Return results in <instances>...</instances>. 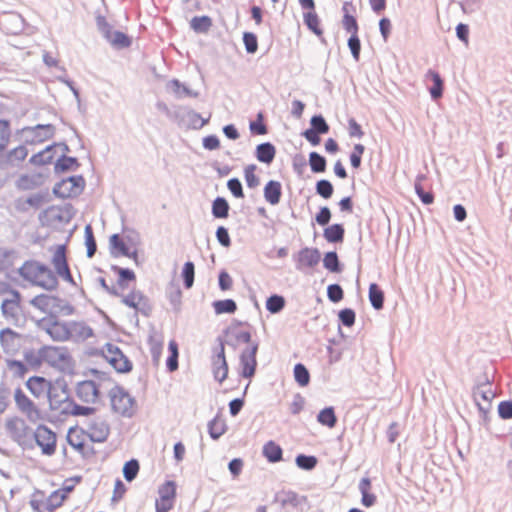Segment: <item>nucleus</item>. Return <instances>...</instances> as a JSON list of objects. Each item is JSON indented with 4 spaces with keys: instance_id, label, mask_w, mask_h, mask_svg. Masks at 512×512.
<instances>
[{
    "instance_id": "f257e3e1",
    "label": "nucleus",
    "mask_w": 512,
    "mask_h": 512,
    "mask_svg": "<svg viewBox=\"0 0 512 512\" xmlns=\"http://www.w3.org/2000/svg\"><path fill=\"white\" fill-rule=\"evenodd\" d=\"M36 325L55 341H84L93 335L92 329L84 323L61 321L55 317H42Z\"/></svg>"
},
{
    "instance_id": "f03ea898",
    "label": "nucleus",
    "mask_w": 512,
    "mask_h": 512,
    "mask_svg": "<svg viewBox=\"0 0 512 512\" xmlns=\"http://www.w3.org/2000/svg\"><path fill=\"white\" fill-rule=\"evenodd\" d=\"M19 275L31 285L53 290L58 285L57 275L45 264L29 260L19 268Z\"/></svg>"
},
{
    "instance_id": "7ed1b4c3",
    "label": "nucleus",
    "mask_w": 512,
    "mask_h": 512,
    "mask_svg": "<svg viewBox=\"0 0 512 512\" xmlns=\"http://www.w3.org/2000/svg\"><path fill=\"white\" fill-rule=\"evenodd\" d=\"M41 361L59 370H70L73 367V358L68 349L57 346H44L38 352Z\"/></svg>"
},
{
    "instance_id": "20e7f679",
    "label": "nucleus",
    "mask_w": 512,
    "mask_h": 512,
    "mask_svg": "<svg viewBox=\"0 0 512 512\" xmlns=\"http://www.w3.org/2000/svg\"><path fill=\"white\" fill-rule=\"evenodd\" d=\"M14 402L17 410L29 421L38 422L44 418L39 406L21 388L15 389Z\"/></svg>"
},
{
    "instance_id": "39448f33",
    "label": "nucleus",
    "mask_w": 512,
    "mask_h": 512,
    "mask_svg": "<svg viewBox=\"0 0 512 512\" xmlns=\"http://www.w3.org/2000/svg\"><path fill=\"white\" fill-rule=\"evenodd\" d=\"M66 499L65 494L59 489L52 492L47 498L43 493H36L30 501L31 512H53L62 506Z\"/></svg>"
},
{
    "instance_id": "423d86ee",
    "label": "nucleus",
    "mask_w": 512,
    "mask_h": 512,
    "mask_svg": "<svg viewBox=\"0 0 512 512\" xmlns=\"http://www.w3.org/2000/svg\"><path fill=\"white\" fill-rule=\"evenodd\" d=\"M111 406L113 411L122 417H132L137 409L135 400L119 387L111 392Z\"/></svg>"
},
{
    "instance_id": "0eeeda50",
    "label": "nucleus",
    "mask_w": 512,
    "mask_h": 512,
    "mask_svg": "<svg viewBox=\"0 0 512 512\" xmlns=\"http://www.w3.org/2000/svg\"><path fill=\"white\" fill-rule=\"evenodd\" d=\"M0 347L6 355L16 356L24 350L25 337L11 328L2 329L0 331Z\"/></svg>"
},
{
    "instance_id": "6e6552de",
    "label": "nucleus",
    "mask_w": 512,
    "mask_h": 512,
    "mask_svg": "<svg viewBox=\"0 0 512 512\" xmlns=\"http://www.w3.org/2000/svg\"><path fill=\"white\" fill-rule=\"evenodd\" d=\"M49 408L57 417H67L72 399L65 388L54 386L47 396Z\"/></svg>"
},
{
    "instance_id": "1a4fd4ad",
    "label": "nucleus",
    "mask_w": 512,
    "mask_h": 512,
    "mask_svg": "<svg viewBox=\"0 0 512 512\" xmlns=\"http://www.w3.org/2000/svg\"><path fill=\"white\" fill-rule=\"evenodd\" d=\"M85 186L82 176H72L58 182L54 187V193L61 198H70L81 193Z\"/></svg>"
},
{
    "instance_id": "9d476101",
    "label": "nucleus",
    "mask_w": 512,
    "mask_h": 512,
    "mask_svg": "<svg viewBox=\"0 0 512 512\" xmlns=\"http://www.w3.org/2000/svg\"><path fill=\"white\" fill-rule=\"evenodd\" d=\"M28 149L25 145H19L0 155V169L19 168L28 156Z\"/></svg>"
},
{
    "instance_id": "9b49d317",
    "label": "nucleus",
    "mask_w": 512,
    "mask_h": 512,
    "mask_svg": "<svg viewBox=\"0 0 512 512\" xmlns=\"http://www.w3.org/2000/svg\"><path fill=\"white\" fill-rule=\"evenodd\" d=\"M110 293L121 297L122 303L135 311H139L144 314H147V312L150 311L149 300L140 290L133 289L127 295H121L116 290L110 291Z\"/></svg>"
},
{
    "instance_id": "f8f14e48",
    "label": "nucleus",
    "mask_w": 512,
    "mask_h": 512,
    "mask_svg": "<svg viewBox=\"0 0 512 512\" xmlns=\"http://www.w3.org/2000/svg\"><path fill=\"white\" fill-rule=\"evenodd\" d=\"M159 499L156 501V512H168L174 506L176 498V483L166 481L158 490Z\"/></svg>"
},
{
    "instance_id": "ddd939ff",
    "label": "nucleus",
    "mask_w": 512,
    "mask_h": 512,
    "mask_svg": "<svg viewBox=\"0 0 512 512\" xmlns=\"http://www.w3.org/2000/svg\"><path fill=\"white\" fill-rule=\"evenodd\" d=\"M104 357L118 372L125 373L132 369V363L116 346L110 344L107 345L106 350L104 351Z\"/></svg>"
},
{
    "instance_id": "4468645a",
    "label": "nucleus",
    "mask_w": 512,
    "mask_h": 512,
    "mask_svg": "<svg viewBox=\"0 0 512 512\" xmlns=\"http://www.w3.org/2000/svg\"><path fill=\"white\" fill-rule=\"evenodd\" d=\"M258 352V343H251L245 350H243L240 354V365H241V375L245 378H251L254 376L256 367H257V359L256 354Z\"/></svg>"
},
{
    "instance_id": "2eb2a0df",
    "label": "nucleus",
    "mask_w": 512,
    "mask_h": 512,
    "mask_svg": "<svg viewBox=\"0 0 512 512\" xmlns=\"http://www.w3.org/2000/svg\"><path fill=\"white\" fill-rule=\"evenodd\" d=\"M1 309L6 319L17 321L22 314L20 293L16 290H11L8 297L3 300Z\"/></svg>"
},
{
    "instance_id": "dca6fc26",
    "label": "nucleus",
    "mask_w": 512,
    "mask_h": 512,
    "mask_svg": "<svg viewBox=\"0 0 512 512\" xmlns=\"http://www.w3.org/2000/svg\"><path fill=\"white\" fill-rule=\"evenodd\" d=\"M51 262L55 268L54 273L57 275V277L59 276L64 280L72 281V275L70 273V269L66 258L65 245H57L54 247Z\"/></svg>"
},
{
    "instance_id": "f3484780",
    "label": "nucleus",
    "mask_w": 512,
    "mask_h": 512,
    "mask_svg": "<svg viewBox=\"0 0 512 512\" xmlns=\"http://www.w3.org/2000/svg\"><path fill=\"white\" fill-rule=\"evenodd\" d=\"M5 428L9 436L18 444H22L29 435V427L24 419L13 416L5 423Z\"/></svg>"
},
{
    "instance_id": "a211bd4d",
    "label": "nucleus",
    "mask_w": 512,
    "mask_h": 512,
    "mask_svg": "<svg viewBox=\"0 0 512 512\" xmlns=\"http://www.w3.org/2000/svg\"><path fill=\"white\" fill-rule=\"evenodd\" d=\"M25 386L32 396L39 399L44 395L48 396L55 385L45 377L31 376L25 382Z\"/></svg>"
},
{
    "instance_id": "6ab92c4d",
    "label": "nucleus",
    "mask_w": 512,
    "mask_h": 512,
    "mask_svg": "<svg viewBox=\"0 0 512 512\" xmlns=\"http://www.w3.org/2000/svg\"><path fill=\"white\" fill-rule=\"evenodd\" d=\"M30 304L48 317H53L52 314L60 307L59 299L47 294L37 295L30 301Z\"/></svg>"
},
{
    "instance_id": "aec40b11",
    "label": "nucleus",
    "mask_w": 512,
    "mask_h": 512,
    "mask_svg": "<svg viewBox=\"0 0 512 512\" xmlns=\"http://www.w3.org/2000/svg\"><path fill=\"white\" fill-rule=\"evenodd\" d=\"M320 261V252L316 248H303L296 256V266L299 270L315 267Z\"/></svg>"
},
{
    "instance_id": "412c9836",
    "label": "nucleus",
    "mask_w": 512,
    "mask_h": 512,
    "mask_svg": "<svg viewBox=\"0 0 512 512\" xmlns=\"http://www.w3.org/2000/svg\"><path fill=\"white\" fill-rule=\"evenodd\" d=\"M213 375L219 383H222L228 376V364L223 343L220 344L219 349L213 357Z\"/></svg>"
},
{
    "instance_id": "4be33fe9",
    "label": "nucleus",
    "mask_w": 512,
    "mask_h": 512,
    "mask_svg": "<svg viewBox=\"0 0 512 512\" xmlns=\"http://www.w3.org/2000/svg\"><path fill=\"white\" fill-rule=\"evenodd\" d=\"M34 438L39 448H55L57 444L56 433L45 425H39L34 432Z\"/></svg>"
},
{
    "instance_id": "5701e85b",
    "label": "nucleus",
    "mask_w": 512,
    "mask_h": 512,
    "mask_svg": "<svg viewBox=\"0 0 512 512\" xmlns=\"http://www.w3.org/2000/svg\"><path fill=\"white\" fill-rule=\"evenodd\" d=\"M76 395L85 403H95L99 398V390L95 382L86 380L77 385Z\"/></svg>"
},
{
    "instance_id": "b1692460",
    "label": "nucleus",
    "mask_w": 512,
    "mask_h": 512,
    "mask_svg": "<svg viewBox=\"0 0 512 512\" xmlns=\"http://www.w3.org/2000/svg\"><path fill=\"white\" fill-rule=\"evenodd\" d=\"M87 433L89 435L88 439L90 444L103 443L107 440L110 430L109 426L104 421L95 420L90 424Z\"/></svg>"
},
{
    "instance_id": "393cba45",
    "label": "nucleus",
    "mask_w": 512,
    "mask_h": 512,
    "mask_svg": "<svg viewBox=\"0 0 512 512\" xmlns=\"http://www.w3.org/2000/svg\"><path fill=\"white\" fill-rule=\"evenodd\" d=\"M89 435L80 427H71L67 433V441L72 448H85L90 444Z\"/></svg>"
},
{
    "instance_id": "a878e982",
    "label": "nucleus",
    "mask_w": 512,
    "mask_h": 512,
    "mask_svg": "<svg viewBox=\"0 0 512 512\" xmlns=\"http://www.w3.org/2000/svg\"><path fill=\"white\" fill-rule=\"evenodd\" d=\"M228 333L231 337V345L233 346H237L240 344H248L250 346L251 343H253L251 341V332L243 328L241 323H238L237 325L231 327Z\"/></svg>"
},
{
    "instance_id": "bb28decb",
    "label": "nucleus",
    "mask_w": 512,
    "mask_h": 512,
    "mask_svg": "<svg viewBox=\"0 0 512 512\" xmlns=\"http://www.w3.org/2000/svg\"><path fill=\"white\" fill-rule=\"evenodd\" d=\"M282 196V186L278 181L271 180L264 187V198L271 205H277Z\"/></svg>"
},
{
    "instance_id": "cd10ccee",
    "label": "nucleus",
    "mask_w": 512,
    "mask_h": 512,
    "mask_svg": "<svg viewBox=\"0 0 512 512\" xmlns=\"http://www.w3.org/2000/svg\"><path fill=\"white\" fill-rule=\"evenodd\" d=\"M426 78L432 81V86L429 87V92L434 100H438L443 95L444 90V81L441 78L440 74L434 70H428L426 73Z\"/></svg>"
},
{
    "instance_id": "c85d7f7f",
    "label": "nucleus",
    "mask_w": 512,
    "mask_h": 512,
    "mask_svg": "<svg viewBox=\"0 0 512 512\" xmlns=\"http://www.w3.org/2000/svg\"><path fill=\"white\" fill-rule=\"evenodd\" d=\"M371 481L369 478H362L359 482V490L362 495L361 503L365 507H371L376 503L377 497L371 492Z\"/></svg>"
},
{
    "instance_id": "c756f323",
    "label": "nucleus",
    "mask_w": 512,
    "mask_h": 512,
    "mask_svg": "<svg viewBox=\"0 0 512 512\" xmlns=\"http://www.w3.org/2000/svg\"><path fill=\"white\" fill-rule=\"evenodd\" d=\"M349 7H352L351 3H344L343 5V19H342V25L343 28L346 30V32L352 34H357L359 30V26L357 23L356 18L349 13Z\"/></svg>"
},
{
    "instance_id": "7c9ffc66",
    "label": "nucleus",
    "mask_w": 512,
    "mask_h": 512,
    "mask_svg": "<svg viewBox=\"0 0 512 512\" xmlns=\"http://www.w3.org/2000/svg\"><path fill=\"white\" fill-rule=\"evenodd\" d=\"M275 148L270 143H263L256 148V157L260 162L271 163L275 157Z\"/></svg>"
},
{
    "instance_id": "2f4dec72",
    "label": "nucleus",
    "mask_w": 512,
    "mask_h": 512,
    "mask_svg": "<svg viewBox=\"0 0 512 512\" xmlns=\"http://www.w3.org/2000/svg\"><path fill=\"white\" fill-rule=\"evenodd\" d=\"M105 36L113 46L119 48L129 47L131 44L130 38L120 31H107Z\"/></svg>"
},
{
    "instance_id": "473e14b6",
    "label": "nucleus",
    "mask_w": 512,
    "mask_h": 512,
    "mask_svg": "<svg viewBox=\"0 0 512 512\" xmlns=\"http://www.w3.org/2000/svg\"><path fill=\"white\" fill-rule=\"evenodd\" d=\"M225 419L217 415L213 420L209 422L208 429L209 434L212 438L217 439L222 436L226 431Z\"/></svg>"
},
{
    "instance_id": "72a5a7b5",
    "label": "nucleus",
    "mask_w": 512,
    "mask_h": 512,
    "mask_svg": "<svg viewBox=\"0 0 512 512\" xmlns=\"http://www.w3.org/2000/svg\"><path fill=\"white\" fill-rule=\"evenodd\" d=\"M324 237L328 242L336 243L343 241L344 228L340 224H333L324 230Z\"/></svg>"
},
{
    "instance_id": "f704fd0d",
    "label": "nucleus",
    "mask_w": 512,
    "mask_h": 512,
    "mask_svg": "<svg viewBox=\"0 0 512 512\" xmlns=\"http://www.w3.org/2000/svg\"><path fill=\"white\" fill-rule=\"evenodd\" d=\"M369 300L375 309L379 310L383 307L384 293L376 283L369 286Z\"/></svg>"
},
{
    "instance_id": "c9c22d12",
    "label": "nucleus",
    "mask_w": 512,
    "mask_h": 512,
    "mask_svg": "<svg viewBox=\"0 0 512 512\" xmlns=\"http://www.w3.org/2000/svg\"><path fill=\"white\" fill-rule=\"evenodd\" d=\"M426 180V176L424 174H420L415 179V191L421 201L426 204H432L434 201V195L431 192H425L422 186V182Z\"/></svg>"
},
{
    "instance_id": "e433bc0d",
    "label": "nucleus",
    "mask_w": 512,
    "mask_h": 512,
    "mask_svg": "<svg viewBox=\"0 0 512 512\" xmlns=\"http://www.w3.org/2000/svg\"><path fill=\"white\" fill-rule=\"evenodd\" d=\"M426 180V176L424 174H420L415 179V191L421 201L426 204H432L434 201V195L431 192H425L422 186V182Z\"/></svg>"
},
{
    "instance_id": "4c0bfd02",
    "label": "nucleus",
    "mask_w": 512,
    "mask_h": 512,
    "mask_svg": "<svg viewBox=\"0 0 512 512\" xmlns=\"http://www.w3.org/2000/svg\"><path fill=\"white\" fill-rule=\"evenodd\" d=\"M110 245L112 253L115 256L129 255L130 248L126 245L124 239L121 238L118 234H114L110 237Z\"/></svg>"
},
{
    "instance_id": "58836bf2",
    "label": "nucleus",
    "mask_w": 512,
    "mask_h": 512,
    "mask_svg": "<svg viewBox=\"0 0 512 512\" xmlns=\"http://www.w3.org/2000/svg\"><path fill=\"white\" fill-rule=\"evenodd\" d=\"M112 269L119 276V278L117 280V285L122 290L127 287L126 286L127 281H135V279H136L135 273L132 270L120 268L118 266H113Z\"/></svg>"
},
{
    "instance_id": "ea45409f",
    "label": "nucleus",
    "mask_w": 512,
    "mask_h": 512,
    "mask_svg": "<svg viewBox=\"0 0 512 512\" xmlns=\"http://www.w3.org/2000/svg\"><path fill=\"white\" fill-rule=\"evenodd\" d=\"M11 138L10 123L0 120V155L6 150Z\"/></svg>"
},
{
    "instance_id": "a19ab883",
    "label": "nucleus",
    "mask_w": 512,
    "mask_h": 512,
    "mask_svg": "<svg viewBox=\"0 0 512 512\" xmlns=\"http://www.w3.org/2000/svg\"><path fill=\"white\" fill-rule=\"evenodd\" d=\"M216 314H232L237 310V305L232 299L218 300L213 303Z\"/></svg>"
},
{
    "instance_id": "79ce46f5",
    "label": "nucleus",
    "mask_w": 512,
    "mask_h": 512,
    "mask_svg": "<svg viewBox=\"0 0 512 512\" xmlns=\"http://www.w3.org/2000/svg\"><path fill=\"white\" fill-rule=\"evenodd\" d=\"M473 396L479 408L483 409V407L481 406L482 402L489 405L493 398V392L490 389L485 390L483 386H479L474 391Z\"/></svg>"
},
{
    "instance_id": "37998d69",
    "label": "nucleus",
    "mask_w": 512,
    "mask_h": 512,
    "mask_svg": "<svg viewBox=\"0 0 512 512\" xmlns=\"http://www.w3.org/2000/svg\"><path fill=\"white\" fill-rule=\"evenodd\" d=\"M229 205L224 198L218 197L214 200L212 213L216 218H226L228 216Z\"/></svg>"
},
{
    "instance_id": "c03bdc74",
    "label": "nucleus",
    "mask_w": 512,
    "mask_h": 512,
    "mask_svg": "<svg viewBox=\"0 0 512 512\" xmlns=\"http://www.w3.org/2000/svg\"><path fill=\"white\" fill-rule=\"evenodd\" d=\"M257 166L250 164L244 169V178L249 188H256L260 184V179L256 175Z\"/></svg>"
},
{
    "instance_id": "a18cd8bd",
    "label": "nucleus",
    "mask_w": 512,
    "mask_h": 512,
    "mask_svg": "<svg viewBox=\"0 0 512 512\" xmlns=\"http://www.w3.org/2000/svg\"><path fill=\"white\" fill-rule=\"evenodd\" d=\"M309 164L311 170L315 173L324 172L326 168V160L317 152H311L309 155Z\"/></svg>"
},
{
    "instance_id": "49530a36",
    "label": "nucleus",
    "mask_w": 512,
    "mask_h": 512,
    "mask_svg": "<svg viewBox=\"0 0 512 512\" xmlns=\"http://www.w3.org/2000/svg\"><path fill=\"white\" fill-rule=\"evenodd\" d=\"M212 26V20L208 16L194 17L191 20V27L196 32H207Z\"/></svg>"
},
{
    "instance_id": "de8ad7c7",
    "label": "nucleus",
    "mask_w": 512,
    "mask_h": 512,
    "mask_svg": "<svg viewBox=\"0 0 512 512\" xmlns=\"http://www.w3.org/2000/svg\"><path fill=\"white\" fill-rule=\"evenodd\" d=\"M284 306L285 299L279 295H272L266 301V309L273 314L280 312Z\"/></svg>"
},
{
    "instance_id": "09e8293b",
    "label": "nucleus",
    "mask_w": 512,
    "mask_h": 512,
    "mask_svg": "<svg viewBox=\"0 0 512 512\" xmlns=\"http://www.w3.org/2000/svg\"><path fill=\"white\" fill-rule=\"evenodd\" d=\"M318 421L325 426L334 427L336 424V416L333 408H325L318 414Z\"/></svg>"
},
{
    "instance_id": "8fccbe9b",
    "label": "nucleus",
    "mask_w": 512,
    "mask_h": 512,
    "mask_svg": "<svg viewBox=\"0 0 512 512\" xmlns=\"http://www.w3.org/2000/svg\"><path fill=\"white\" fill-rule=\"evenodd\" d=\"M140 466L136 459H131L126 462L123 467V474L127 481H132L136 478L139 472Z\"/></svg>"
},
{
    "instance_id": "3c124183",
    "label": "nucleus",
    "mask_w": 512,
    "mask_h": 512,
    "mask_svg": "<svg viewBox=\"0 0 512 512\" xmlns=\"http://www.w3.org/2000/svg\"><path fill=\"white\" fill-rule=\"evenodd\" d=\"M170 356L167 359V367L169 371H175L178 368V345L172 340L169 342Z\"/></svg>"
},
{
    "instance_id": "603ef678",
    "label": "nucleus",
    "mask_w": 512,
    "mask_h": 512,
    "mask_svg": "<svg viewBox=\"0 0 512 512\" xmlns=\"http://www.w3.org/2000/svg\"><path fill=\"white\" fill-rule=\"evenodd\" d=\"M295 380L300 386H306L309 383V372L303 364H296L294 367Z\"/></svg>"
},
{
    "instance_id": "864d4df0",
    "label": "nucleus",
    "mask_w": 512,
    "mask_h": 512,
    "mask_svg": "<svg viewBox=\"0 0 512 512\" xmlns=\"http://www.w3.org/2000/svg\"><path fill=\"white\" fill-rule=\"evenodd\" d=\"M7 367L14 376L19 378H23L28 372L27 366L23 362L17 360H7Z\"/></svg>"
},
{
    "instance_id": "5fc2aeb1",
    "label": "nucleus",
    "mask_w": 512,
    "mask_h": 512,
    "mask_svg": "<svg viewBox=\"0 0 512 512\" xmlns=\"http://www.w3.org/2000/svg\"><path fill=\"white\" fill-rule=\"evenodd\" d=\"M324 267L331 272H339V260L336 252H328L323 259Z\"/></svg>"
},
{
    "instance_id": "6e6d98bb",
    "label": "nucleus",
    "mask_w": 512,
    "mask_h": 512,
    "mask_svg": "<svg viewBox=\"0 0 512 512\" xmlns=\"http://www.w3.org/2000/svg\"><path fill=\"white\" fill-rule=\"evenodd\" d=\"M304 20H305V23L308 26V28L310 30H312L315 34H317V35L322 34V30L320 29V21H319L318 15L314 11H311V12H308L307 14H305Z\"/></svg>"
},
{
    "instance_id": "4d7b16f0",
    "label": "nucleus",
    "mask_w": 512,
    "mask_h": 512,
    "mask_svg": "<svg viewBox=\"0 0 512 512\" xmlns=\"http://www.w3.org/2000/svg\"><path fill=\"white\" fill-rule=\"evenodd\" d=\"M95 412V409L89 406H81L71 401V407L68 411V416H89Z\"/></svg>"
},
{
    "instance_id": "13d9d810",
    "label": "nucleus",
    "mask_w": 512,
    "mask_h": 512,
    "mask_svg": "<svg viewBox=\"0 0 512 512\" xmlns=\"http://www.w3.org/2000/svg\"><path fill=\"white\" fill-rule=\"evenodd\" d=\"M317 462V458L314 456L300 454L296 457L297 466L304 470L313 469L317 465Z\"/></svg>"
},
{
    "instance_id": "bf43d9fd",
    "label": "nucleus",
    "mask_w": 512,
    "mask_h": 512,
    "mask_svg": "<svg viewBox=\"0 0 512 512\" xmlns=\"http://www.w3.org/2000/svg\"><path fill=\"white\" fill-rule=\"evenodd\" d=\"M195 268L192 262H186L183 266L182 277L186 288H191L194 283Z\"/></svg>"
},
{
    "instance_id": "052dcab7",
    "label": "nucleus",
    "mask_w": 512,
    "mask_h": 512,
    "mask_svg": "<svg viewBox=\"0 0 512 512\" xmlns=\"http://www.w3.org/2000/svg\"><path fill=\"white\" fill-rule=\"evenodd\" d=\"M77 166L78 163L75 158L63 156L56 162L55 169L58 171H67Z\"/></svg>"
},
{
    "instance_id": "680f3d73",
    "label": "nucleus",
    "mask_w": 512,
    "mask_h": 512,
    "mask_svg": "<svg viewBox=\"0 0 512 512\" xmlns=\"http://www.w3.org/2000/svg\"><path fill=\"white\" fill-rule=\"evenodd\" d=\"M348 47L352 53V56L355 61H358L360 59V50H361V43L360 39L357 34H352L350 38L348 39Z\"/></svg>"
},
{
    "instance_id": "e2e57ef3",
    "label": "nucleus",
    "mask_w": 512,
    "mask_h": 512,
    "mask_svg": "<svg viewBox=\"0 0 512 512\" xmlns=\"http://www.w3.org/2000/svg\"><path fill=\"white\" fill-rule=\"evenodd\" d=\"M311 130H315L320 134H326L329 131V126L322 116H313L311 118Z\"/></svg>"
},
{
    "instance_id": "0e129e2a",
    "label": "nucleus",
    "mask_w": 512,
    "mask_h": 512,
    "mask_svg": "<svg viewBox=\"0 0 512 512\" xmlns=\"http://www.w3.org/2000/svg\"><path fill=\"white\" fill-rule=\"evenodd\" d=\"M364 151H365V147L362 144H356L354 146L353 151L350 155V161H351V165L355 169L360 167L361 158H362V155L364 154Z\"/></svg>"
},
{
    "instance_id": "69168bd1",
    "label": "nucleus",
    "mask_w": 512,
    "mask_h": 512,
    "mask_svg": "<svg viewBox=\"0 0 512 512\" xmlns=\"http://www.w3.org/2000/svg\"><path fill=\"white\" fill-rule=\"evenodd\" d=\"M81 481H82V476H74V477L68 478L63 482V485L59 490L62 491V493L65 494L66 497H68V495L74 490L76 485L81 483Z\"/></svg>"
},
{
    "instance_id": "338daca9",
    "label": "nucleus",
    "mask_w": 512,
    "mask_h": 512,
    "mask_svg": "<svg viewBox=\"0 0 512 512\" xmlns=\"http://www.w3.org/2000/svg\"><path fill=\"white\" fill-rule=\"evenodd\" d=\"M316 190L317 193L325 199L330 198L333 194V186L327 180L318 181L316 185Z\"/></svg>"
},
{
    "instance_id": "774afa93",
    "label": "nucleus",
    "mask_w": 512,
    "mask_h": 512,
    "mask_svg": "<svg viewBox=\"0 0 512 512\" xmlns=\"http://www.w3.org/2000/svg\"><path fill=\"white\" fill-rule=\"evenodd\" d=\"M327 295L330 301L337 303L343 299V290L338 284H331L327 288Z\"/></svg>"
}]
</instances>
